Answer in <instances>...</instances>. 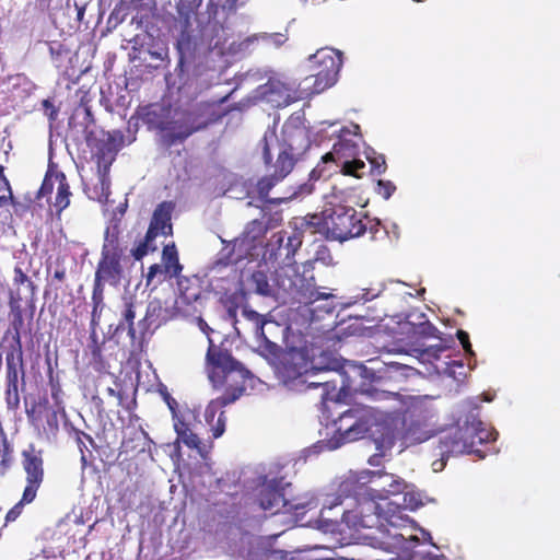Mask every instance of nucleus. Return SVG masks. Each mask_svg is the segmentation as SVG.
<instances>
[{"label": "nucleus", "mask_w": 560, "mask_h": 560, "mask_svg": "<svg viewBox=\"0 0 560 560\" xmlns=\"http://www.w3.org/2000/svg\"><path fill=\"white\" fill-rule=\"evenodd\" d=\"M406 425L402 439L406 444H417L429 440L430 434L420 421H404Z\"/></svg>", "instance_id": "nucleus-31"}, {"label": "nucleus", "mask_w": 560, "mask_h": 560, "mask_svg": "<svg viewBox=\"0 0 560 560\" xmlns=\"http://www.w3.org/2000/svg\"><path fill=\"white\" fill-rule=\"evenodd\" d=\"M442 459L460 454L476 453L472 440H469L465 427L457 428L453 433L443 436L438 445Z\"/></svg>", "instance_id": "nucleus-16"}, {"label": "nucleus", "mask_w": 560, "mask_h": 560, "mask_svg": "<svg viewBox=\"0 0 560 560\" xmlns=\"http://www.w3.org/2000/svg\"><path fill=\"white\" fill-rule=\"evenodd\" d=\"M285 384L291 388L299 392H306L308 389L323 388L322 398L326 399V396L330 390L336 389V382L322 377L318 381H308V373L305 375L299 374L296 377L287 381Z\"/></svg>", "instance_id": "nucleus-19"}, {"label": "nucleus", "mask_w": 560, "mask_h": 560, "mask_svg": "<svg viewBox=\"0 0 560 560\" xmlns=\"http://www.w3.org/2000/svg\"><path fill=\"white\" fill-rule=\"evenodd\" d=\"M334 298L331 293L320 292L317 289L311 290L306 295V303L313 304L319 300H328Z\"/></svg>", "instance_id": "nucleus-51"}, {"label": "nucleus", "mask_w": 560, "mask_h": 560, "mask_svg": "<svg viewBox=\"0 0 560 560\" xmlns=\"http://www.w3.org/2000/svg\"><path fill=\"white\" fill-rule=\"evenodd\" d=\"M83 119L85 121V127L88 128L90 125L94 124V117L92 110L89 106H84L83 109Z\"/></svg>", "instance_id": "nucleus-58"}, {"label": "nucleus", "mask_w": 560, "mask_h": 560, "mask_svg": "<svg viewBox=\"0 0 560 560\" xmlns=\"http://www.w3.org/2000/svg\"><path fill=\"white\" fill-rule=\"evenodd\" d=\"M206 368L208 377L217 388H224L221 396L212 399L206 408V421L212 427V436L220 438L225 431L226 417L220 411L215 424H212L219 409L236 401L246 390V382L250 378V372L231 352L220 346H215L209 338V347L206 354Z\"/></svg>", "instance_id": "nucleus-1"}, {"label": "nucleus", "mask_w": 560, "mask_h": 560, "mask_svg": "<svg viewBox=\"0 0 560 560\" xmlns=\"http://www.w3.org/2000/svg\"><path fill=\"white\" fill-rule=\"evenodd\" d=\"M4 400L9 410H16L20 407L19 384L25 383V360L24 350L5 349L4 351Z\"/></svg>", "instance_id": "nucleus-7"}, {"label": "nucleus", "mask_w": 560, "mask_h": 560, "mask_svg": "<svg viewBox=\"0 0 560 560\" xmlns=\"http://www.w3.org/2000/svg\"><path fill=\"white\" fill-rule=\"evenodd\" d=\"M66 269L58 268L54 271L52 281H58L59 283H62L66 280Z\"/></svg>", "instance_id": "nucleus-59"}, {"label": "nucleus", "mask_w": 560, "mask_h": 560, "mask_svg": "<svg viewBox=\"0 0 560 560\" xmlns=\"http://www.w3.org/2000/svg\"><path fill=\"white\" fill-rule=\"evenodd\" d=\"M0 182L3 184L4 188L8 190V195H13L10 182L4 174L3 165H0Z\"/></svg>", "instance_id": "nucleus-57"}, {"label": "nucleus", "mask_w": 560, "mask_h": 560, "mask_svg": "<svg viewBox=\"0 0 560 560\" xmlns=\"http://www.w3.org/2000/svg\"><path fill=\"white\" fill-rule=\"evenodd\" d=\"M105 283L94 279L92 291V308L103 310Z\"/></svg>", "instance_id": "nucleus-42"}, {"label": "nucleus", "mask_w": 560, "mask_h": 560, "mask_svg": "<svg viewBox=\"0 0 560 560\" xmlns=\"http://www.w3.org/2000/svg\"><path fill=\"white\" fill-rule=\"evenodd\" d=\"M174 209L173 201H163L156 206L144 238L131 249V255L136 260H141L149 252L158 249L154 241L159 235L170 236L173 234L172 213Z\"/></svg>", "instance_id": "nucleus-6"}, {"label": "nucleus", "mask_w": 560, "mask_h": 560, "mask_svg": "<svg viewBox=\"0 0 560 560\" xmlns=\"http://www.w3.org/2000/svg\"><path fill=\"white\" fill-rule=\"evenodd\" d=\"M243 317L248 320L253 326V332L256 339L262 343L268 342V338L265 334V325L269 323L266 316L259 314L249 306H244L242 310Z\"/></svg>", "instance_id": "nucleus-27"}, {"label": "nucleus", "mask_w": 560, "mask_h": 560, "mask_svg": "<svg viewBox=\"0 0 560 560\" xmlns=\"http://www.w3.org/2000/svg\"><path fill=\"white\" fill-rule=\"evenodd\" d=\"M303 225L311 234H320L330 241L345 242L364 234L361 215L354 208L342 205L307 214Z\"/></svg>", "instance_id": "nucleus-2"}, {"label": "nucleus", "mask_w": 560, "mask_h": 560, "mask_svg": "<svg viewBox=\"0 0 560 560\" xmlns=\"http://www.w3.org/2000/svg\"><path fill=\"white\" fill-rule=\"evenodd\" d=\"M273 140L277 141V135L275 130H267L260 140L262 160L266 165H270L272 162L270 144Z\"/></svg>", "instance_id": "nucleus-38"}, {"label": "nucleus", "mask_w": 560, "mask_h": 560, "mask_svg": "<svg viewBox=\"0 0 560 560\" xmlns=\"http://www.w3.org/2000/svg\"><path fill=\"white\" fill-rule=\"evenodd\" d=\"M162 262L165 273H168L171 277H178L182 272L183 266L179 262L178 252L174 243L163 247Z\"/></svg>", "instance_id": "nucleus-28"}, {"label": "nucleus", "mask_w": 560, "mask_h": 560, "mask_svg": "<svg viewBox=\"0 0 560 560\" xmlns=\"http://www.w3.org/2000/svg\"><path fill=\"white\" fill-rule=\"evenodd\" d=\"M156 311H161V306L150 303L147 308L145 316L141 320H139L137 329L133 323L136 318V304L131 300L127 301L125 303V308L121 313V320L117 325L116 331L118 332L127 329V334L132 342H135L138 339H142L145 331L152 324L151 318Z\"/></svg>", "instance_id": "nucleus-14"}, {"label": "nucleus", "mask_w": 560, "mask_h": 560, "mask_svg": "<svg viewBox=\"0 0 560 560\" xmlns=\"http://www.w3.org/2000/svg\"><path fill=\"white\" fill-rule=\"evenodd\" d=\"M457 339L459 340L460 345L463 346L464 350L468 354H474L471 343L469 341V335L465 330H457L456 332Z\"/></svg>", "instance_id": "nucleus-53"}, {"label": "nucleus", "mask_w": 560, "mask_h": 560, "mask_svg": "<svg viewBox=\"0 0 560 560\" xmlns=\"http://www.w3.org/2000/svg\"><path fill=\"white\" fill-rule=\"evenodd\" d=\"M283 135L282 147L299 159H301L311 147L308 133L304 128H285Z\"/></svg>", "instance_id": "nucleus-17"}, {"label": "nucleus", "mask_w": 560, "mask_h": 560, "mask_svg": "<svg viewBox=\"0 0 560 560\" xmlns=\"http://www.w3.org/2000/svg\"><path fill=\"white\" fill-rule=\"evenodd\" d=\"M103 310L92 308L91 312V330L94 328L96 330V326L100 324L101 315Z\"/></svg>", "instance_id": "nucleus-56"}, {"label": "nucleus", "mask_w": 560, "mask_h": 560, "mask_svg": "<svg viewBox=\"0 0 560 560\" xmlns=\"http://www.w3.org/2000/svg\"><path fill=\"white\" fill-rule=\"evenodd\" d=\"M282 90L285 92V98L283 100L282 104L283 105H288L290 103L289 101V97H290V90L288 88L284 86V84H282L281 82L279 81H269L268 83V93L271 95V94H275V93H281Z\"/></svg>", "instance_id": "nucleus-49"}, {"label": "nucleus", "mask_w": 560, "mask_h": 560, "mask_svg": "<svg viewBox=\"0 0 560 560\" xmlns=\"http://www.w3.org/2000/svg\"><path fill=\"white\" fill-rule=\"evenodd\" d=\"M13 284L15 287L26 285L30 294H31V303L30 306L32 311H34V296L36 293V284L31 280V278L26 275V272L23 270V268L18 264L15 265L13 269ZM33 316V312H31V317Z\"/></svg>", "instance_id": "nucleus-32"}, {"label": "nucleus", "mask_w": 560, "mask_h": 560, "mask_svg": "<svg viewBox=\"0 0 560 560\" xmlns=\"http://www.w3.org/2000/svg\"><path fill=\"white\" fill-rule=\"evenodd\" d=\"M282 37V35H268V34H264V35H253V36H248L246 37L242 43H241V46L243 47H248L250 44H253L254 42H257L259 40L260 38L266 40V42H273L277 46L281 45L282 44V39L280 38Z\"/></svg>", "instance_id": "nucleus-44"}, {"label": "nucleus", "mask_w": 560, "mask_h": 560, "mask_svg": "<svg viewBox=\"0 0 560 560\" xmlns=\"http://www.w3.org/2000/svg\"><path fill=\"white\" fill-rule=\"evenodd\" d=\"M281 180H283V178L279 177L275 173H272L271 175L261 177L257 182V185H256V190H257L259 199L266 203H273V205L281 203L283 200L282 198H273V199L268 198L270 190Z\"/></svg>", "instance_id": "nucleus-29"}, {"label": "nucleus", "mask_w": 560, "mask_h": 560, "mask_svg": "<svg viewBox=\"0 0 560 560\" xmlns=\"http://www.w3.org/2000/svg\"><path fill=\"white\" fill-rule=\"evenodd\" d=\"M174 429L177 433L178 439L189 448H196L201 457L206 458L207 451L205 445H202L200 439L196 433L191 431L188 423L184 420L176 418L174 423Z\"/></svg>", "instance_id": "nucleus-24"}, {"label": "nucleus", "mask_w": 560, "mask_h": 560, "mask_svg": "<svg viewBox=\"0 0 560 560\" xmlns=\"http://www.w3.org/2000/svg\"><path fill=\"white\" fill-rule=\"evenodd\" d=\"M359 131L360 126L357 124H353L351 128H341L338 135V140L332 145V150L322 156V162L317 164L313 173H322L324 171L322 164L332 162L339 166L340 162L357 156L359 153V140L361 139Z\"/></svg>", "instance_id": "nucleus-11"}, {"label": "nucleus", "mask_w": 560, "mask_h": 560, "mask_svg": "<svg viewBox=\"0 0 560 560\" xmlns=\"http://www.w3.org/2000/svg\"><path fill=\"white\" fill-rule=\"evenodd\" d=\"M370 164H371V171L376 173L377 175L383 174L386 171V161L385 156L383 154H374V156H366Z\"/></svg>", "instance_id": "nucleus-46"}, {"label": "nucleus", "mask_w": 560, "mask_h": 560, "mask_svg": "<svg viewBox=\"0 0 560 560\" xmlns=\"http://www.w3.org/2000/svg\"><path fill=\"white\" fill-rule=\"evenodd\" d=\"M113 160L114 158H107L103 150L96 154L98 185L95 188L97 189L100 187V200L106 201L110 195V179L108 174Z\"/></svg>", "instance_id": "nucleus-23"}, {"label": "nucleus", "mask_w": 560, "mask_h": 560, "mask_svg": "<svg viewBox=\"0 0 560 560\" xmlns=\"http://www.w3.org/2000/svg\"><path fill=\"white\" fill-rule=\"evenodd\" d=\"M290 483H285L282 477L267 479L261 482L257 501L259 506L264 511L270 512V514H277L280 512H291L300 509L299 504L291 503L290 500L285 498V486Z\"/></svg>", "instance_id": "nucleus-10"}, {"label": "nucleus", "mask_w": 560, "mask_h": 560, "mask_svg": "<svg viewBox=\"0 0 560 560\" xmlns=\"http://www.w3.org/2000/svg\"><path fill=\"white\" fill-rule=\"evenodd\" d=\"M315 69L314 91L322 92L332 86L342 66V55L332 48L318 49L310 59Z\"/></svg>", "instance_id": "nucleus-8"}, {"label": "nucleus", "mask_w": 560, "mask_h": 560, "mask_svg": "<svg viewBox=\"0 0 560 560\" xmlns=\"http://www.w3.org/2000/svg\"><path fill=\"white\" fill-rule=\"evenodd\" d=\"M74 435H75V442L78 444V447L80 450V453H81V460L83 463V465L86 464V456L84 454V451L88 450V445H86V442L90 444V445H94V440L93 438L81 431V430H78V429H74Z\"/></svg>", "instance_id": "nucleus-41"}, {"label": "nucleus", "mask_w": 560, "mask_h": 560, "mask_svg": "<svg viewBox=\"0 0 560 560\" xmlns=\"http://www.w3.org/2000/svg\"><path fill=\"white\" fill-rule=\"evenodd\" d=\"M238 0H209L207 4L208 22L214 20L219 8L223 10H235Z\"/></svg>", "instance_id": "nucleus-36"}, {"label": "nucleus", "mask_w": 560, "mask_h": 560, "mask_svg": "<svg viewBox=\"0 0 560 560\" xmlns=\"http://www.w3.org/2000/svg\"><path fill=\"white\" fill-rule=\"evenodd\" d=\"M464 427L468 433L469 440H472L474 450L480 444L495 441L498 435L492 428H487V425L477 418H472L470 422L467 420Z\"/></svg>", "instance_id": "nucleus-22"}, {"label": "nucleus", "mask_w": 560, "mask_h": 560, "mask_svg": "<svg viewBox=\"0 0 560 560\" xmlns=\"http://www.w3.org/2000/svg\"><path fill=\"white\" fill-rule=\"evenodd\" d=\"M49 52L51 58L59 59L68 52V49L62 43L52 42L49 45Z\"/></svg>", "instance_id": "nucleus-52"}, {"label": "nucleus", "mask_w": 560, "mask_h": 560, "mask_svg": "<svg viewBox=\"0 0 560 560\" xmlns=\"http://www.w3.org/2000/svg\"><path fill=\"white\" fill-rule=\"evenodd\" d=\"M49 385H50V394H51V398L54 400L55 407H58V409H61V412L65 415V407H63V399H62L63 392H62L60 383L57 380H54L52 377H50Z\"/></svg>", "instance_id": "nucleus-43"}, {"label": "nucleus", "mask_w": 560, "mask_h": 560, "mask_svg": "<svg viewBox=\"0 0 560 560\" xmlns=\"http://www.w3.org/2000/svg\"><path fill=\"white\" fill-rule=\"evenodd\" d=\"M404 487L405 486L402 482H396V485L394 486V489L392 490V493L401 492Z\"/></svg>", "instance_id": "nucleus-64"}, {"label": "nucleus", "mask_w": 560, "mask_h": 560, "mask_svg": "<svg viewBox=\"0 0 560 560\" xmlns=\"http://www.w3.org/2000/svg\"><path fill=\"white\" fill-rule=\"evenodd\" d=\"M444 348L443 347H440V346H436V347H430L429 349H427L424 352L429 355H432L434 358H439V352L443 351Z\"/></svg>", "instance_id": "nucleus-62"}, {"label": "nucleus", "mask_w": 560, "mask_h": 560, "mask_svg": "<svg viewBox=\"0 0 560 560\" xmlns=\"http://www.w3.org/2000/svg\"><path fill=\"white\" fill-rule=\"evenodd\" d=\"M42 106L49 121H56L58 118L59 109L54 105V103L50 100H44L42 102Z\"/></svg>", "instance_id": "nucleus-50"}, {"label": "nucleus", "mask_w": 560, "mask_h": 560, "mask_svg": "<svg viewBox=\"0 0 560 560\" xmlns=\"http://www.w3.org/2000/svg\"><path fill=\"white\" fill-rule=\"evenodd\" d=\"M118 224L107 226L104 232V242L101 257L97 261L94 279L118 288L122 282L130 281L133 260L126 254L127 247L122 244Z\"/></svg>", "instance_id": "nucleus-3"}, {"label": "nucleus", "mask_w": 560, "mask_h": 560, "mask_svg": "<svg viewBox=\"0 0 560 560\" xmlns=\"http://www.w3.org/2000/svg\"><path fill=\"white\" fill-rule=\"evenodd\" d=\"M163 272H165V271H164V267L162 265H159V264L151 265L149 267V270L147 273V282L150 283L158 273H163Z\"/></svg>", "instance_id": "nucleus-55"}, {"label": "nucleus", "mask_w": 560, "mask_h": 560, "mask_svg": "<svg viewBox=\"0 0 560 560\" xmlns=\"http://www.w3.org/2000/svg\"><path fill=\"white\" fill-rule=\"evenodd\" d=\"M380 290L377 292H374L373 290H366V292L363 294V298L365 301L373 300L374 298H377L380 294Z\"/></svg>", "instance_id": "nucleus-63"}, {"label": "nucleus", "mask_w": 560, "mask_h": 560, "mask_svg": "<svg viewBox=\"0 0 560 560\" xmlns=\"http://www.w3.org/2000/svg\"><path fill=\"white\" fill-rule=\"evenodd\" d=\"M36 494L23 491L22 497L18 503H15L5 515V523L16 521L23 512L26 504H31L35 499Z\"/></svg>", "instance_id": "nucleus-34"}, {"label": "nucleus", "mask_w": 560, "mask_h": 560, "mask_svg": "<svg viewBox=\"0 0 560 560\" xmlns=\"http://www.w3.org/2000/svg\"><path fill=\"white\" fill-rule=\"evenodd\" d=\"M378 421L380 418L374 408L355 405L340 415L335 422L336 432L342 443L354 442L365 438Z\"/></svg>", "instance_id": "nucleus-5"}, {"label": "nucleus", "mask_w": 560, "mask_h": 560, "mask_svg": "<svg viewBox=\"0 0 560 560\" xmlns=\"http://www.w3.org/2000/svg\"><path fill=\"white\" fill-rule=\"evenodd\" d=\"M252 283L254 284V290L256 293L261 295H269L271 292L269 281L267 275L262 271H255L250 278Z\"/></svg>", "instance_id": "nucleus-37"}, {"label": "nucleus", "mask_w": 560, "mask_h": 560, "mask_svg": "<svg viewBox=\"0 0 560 560\" xmlns=\"http://www.w3.org/2000/svg\"><path fill=\"white\" fill-rule=\"evenodd\" d=\"M89 339H90V341L88 345V349L91 354L92 363H94L95 365L103 366L104 365V357H103L104 341H102V342L98 341V336L94 328L91 330Z\"/></svg>", "instance_id": "nucleus-33"}, {"label": "nucleus", "mask_w": 560, "mask_h": 560, "mask_svg": "<svg viewBox=\"0 0 560 560\" xmlns=\"http://www.w3.org/2000/svg\"><path fill=\"white\" fill-rule=\"evenodd\" d=\"M363 226L364 233L369 234L371 241L378 240L380 235L385 234L381 222L376 219H370L369 217H364Z\"/></svg>", "instance_id": "nucleus-40"}, {"label": "nucleus", "mask_w": 560, "mask_h": 560, "mask_svg": "<svg viewBox=\"0 0 560 560\" xmlns=\"http://www.w3.org/2000/svg\"><path fill=\"white\" fill-rule=\"evenodd\" d=\"M287 233L280 231L273 234L272 238L276 240L278 246V255H284L285 258L293 257L296 250L302 245V237L300 233H293L292 235L287 236Z\"/></svg>", "instance_id": "nucleus-25"}, {"label": "nucleus", "mask_w": 560, "mask_h": 560, "mask_svg": "<svg viewBox=\"0 0 560 560\" xmlns=\"http://www.w3.org/2000/svg\"><path fill=\"white\" fill-rule=\"evenodd\" d=\"M444 372L446 375L453 377L457 382L464 381L467 375L463 361L457 360L447 362Z\"/></svg>", "instance_id": "nucleus-39"}, {"label": "nucleus", "mask_w": 560, "mask_h": 560, "mask_svg": "<svg viewBox=\"0 0 560 560\" xmlns=\"http://www.w3.org/2000/svg\"><path fill=\"white\" fill-rule=\"evenodd\" d=\"M21 465L25 472L23 491L37 495L45 479L44 451L34 443H30L21 452Z\"/></svg>", "instance_id": "nucleus-12"}, {"label": "nucleus", "mask_w": 560, "mask_h": 560, "mask_svg": "<svg viewBox=\"0 0 560 560\" xmlns=\"http://www.w3.org/2000/svg\"><path fill=\"white\" fill-rule=\"evenodd\" d=\"M54 174L47 173L44 177V180L37 191V198L46 197L52 192L54 183H55Z\"/></svg>", "instance_id": "nucleus-47"}, {"label": "nucleus", "mask_w": 560, "mask_h": 560, "mask_svg": "<svg viewBox=\"0 0 560 560\" xmlns=\"http://www.w3.org/2000/svg\"><path fill=\"white\" fill-rule=\"evenodd\" d=\"M54 177L58 184L54 206L57 210V213H60L61 211L69 207L70 197L72 196V194L65 173L56 172L54 174Z\"/></svg>", "instance_id": "nucleus-26"}, {"label": "nucleus", "mask_w": 560, "mask_h": 560, "mask_svg": "<svg viewBox=\"0 0 560 560\" xmlns=\"http://www.w3.org/2000/svg\"><path fill=\"white\" fill-rule=\"evenodd\" d=\"M203 0H175L176 21L180 24L182 34L176 47L179 54L176 70L183 71L185 54L191 49V32L194 23L201 24L198 19V10Z\"/></svg>", "instance_id": "nucleus-9"}, {"label": "nucleus", "mask_w": 560, "mask_h": 560, "mask_svg": "<svg viewBox=\"0 0 560 560\" xmlns=\"http://www.w3.org/2000/svg\"><path fill=\"white\" fill-rule=\"evenodd\" d=\"M267 231L265 223L261 220H252L245 228L240 237L232 242L233 249L236 247L246 246L245 250L255 246V242L262 237Z\"/></svg>", "instance_id": "nucleus-21"}, {"label": "nucleus", "mask_w": 560, "mask_h": 560, "mask_svg": "<svg viewBox=\"0 0 560 560\" xmlns=\"http://www.w3.org/2000/svg\"><path fill=\"white\" fill-rule=\"evenodd\" d=\"M377 509L378 505L375 502H369L366 508H362L360 515H354L357 520L353 526L358 532L366 529L368 533H372L377 526L383 525L386 518L375 512Z\"/></svg>", "instance_id": "nucleus-20"}, {"label": "nucleus", "mask_w": 560, "mask_h": 560, "mask_svg": "<svg viewBox=\"0 0 560 560\" xmlns=\"http://www.w3.org/2000/svg\"><path fill=\"white\" fill-rule=\"evenodd\" d=\"M21 296L18 293L16 296L11 295L10 298V308L12 313V320H11V340L9 342V346L5 349H18L23 350V343H22V329L24 326V317H23V311L20 305Z\"/></svg>", "instance_id": "nucleus-18"}, {"label": "nucleus", "mask_w": 560, "mask_h": 560, "mask_svg": "<svg viewBox=\"0 0 560 560\" xmlns=\"http://www.w3.org/2000/svg\"><path fill=\"white\" fill-rule=\"evenodd\" d=\"M299 160L300 159L298 156L281 147L276 163L273 164V173L284 179L293 171L295 163Z\"/></svg>", "instance_id": "nucleus-30"}, {"label": "nucleus", "mask_w": 560, "mask_h": 560, "mask_svg": "<svg viewBox=\"0 0 560 560\" xmlns=\"http://www.w3.org/2000/svg\"><path fill=\"white\" fill-rule=\"evenodd\" d=\"M161 393H162V396H163V398H164V401H165V402H166V405L168 406L170 410L172 411V413H173L174 416H176V409H177V407H178V404H177L176 399H175V398H173V397L171 396V394H170L166 389H164V390H163V392H161Z\"/></svg>", "instance_id": "nucleus-54"}, {"label": "nucleus", "mask_w": 560, "mask_h": 560, "mask_svg": "<svg viewBox=\"0 0 560 560\" xmlns=\"http://www.w3.org/2000/svg\"><path fill=\"white\" fill-rule=\"evenodd\" d=\"M225 115L218 110L214 103L201 102L184 113L183 118L171 126L162 127L161 140L166 148L184 142L192 133L206 129L222 119Z\"/></svg>", "instance_id": "nucleus-4"}, {"label": "nucleus", "mask_w": 560, "mask_h": 560, "mask_svg": "<svg viewBox=\"0 0 560 560\" xmlns=\"http://www.w3.org/2000/svg\"><path fill=\"white\" fill-rule=\"evenodd\" d=\"M396 186L390 180H377V185L375 191L377 195L382 196L384 199H389L392 195L395 192Z\"/></svg>", "instance_id": "nucleus-45"}, {"label": "nucleus", "mask_w": 560, "mask_h": 560, "mask_svg": "<svg viewBox=\"0 0 560 560\" xmlns=\"http://www.w3.org/2000/svg\"><path fill=\"white\" fill-rule=\"evenodd\" d=\"M61 409L51 406L47 398L35 402L26 408L28 422L37 429H42L47 436H56L59 431L58 413Z\"/></svg>", "instance_id": "nucleus-13"}, {"label": "nucleus", "mask_w": 560, "mask_h": 560, "mask_svg": "<svg viewBox=\"0 0 560 560\" xmlns=\"http://www.w3.org/2000/svg\"><path fill=\"white\" fill-rule=\"evenodd\" d=\"M361 536L369 540L372 547L385 551L404 548L407 540L397 526L392 523L386 524L385 522L383 525L377 526L374 532L361 533Z\"/></svg>", "instance_id": "nucleus-15"}, {"label": "nucleus", "mask_w": 560, "mask_h": 560, "mask_svg": "<svg viewBox=\"0 0 560 560\" xmlns=\"http://www.w3.org/2000/svg\"><path fill=\"white\" fill-rule=\"evenodd\" d=\"M15 205V198L13 195H2L0 196V208L7 206V205Z\"/></svg>", "instance_id": "nucleus-60"}, {"label": "nucleus", "mask_w": 560, "mask_h": 560, "mask_svg": "<svg viewBox=\"0 0 560 560\" xmlns=\"http://www.w3.org/2000/svg\"><path fill=\"white\" fill-rule=\"evenodd\" d=\"M339 166L341 167V173L343 175L361 178V171L365 168V163L354 156L340 162Z\"/></svg>", "instance_id": "nucleus-35"}, {"label": "nucleus", "mask_w": 560, "mask_h": 560, "mask_svg": "<svg viewBox=\"0 0 560 560\" xmlns=\"http://www.w3.org/2000/svg\"><path fill=\"white\" fill-rule=\"evenodd\" d=\"M365 393L375 400H388L392 398H397L399 396V394L397 393L378 390L376 388L366 389Z\"/></svg>", "instance_id": "nucleus-48"}, {"label": "nucleus", "mask_w": 560, "mask_h": 560, "mask_svg": "<svg viewBox=\"0 0 560 560\" xmlns=\"http://www.w3.org/2000/svg\"><path fill=\"white\" fill-rule=\"evenodd\" d=\"M438 329L430 323L422 325L421 334L424 336H433Z\"/></svg>", "instance_id": "nucleus-61"}]
</instances>
